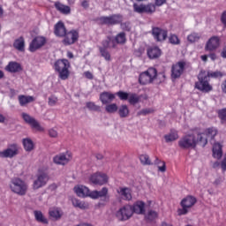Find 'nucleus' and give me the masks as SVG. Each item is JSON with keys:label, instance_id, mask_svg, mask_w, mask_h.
<instances>
[{"label": "nucleus", "instance_id": "obj_55", "mask_svg": "<svg viewBox=\"0 0 226 226\" xmlns=\"http://www.w3.org/2000/svg\"><path fill=\"white\" fill-rule=\"evenodd\" d=\"M56 103H57V97L56 96L49 97V105H50V107H54Z\"/></svg>", "mask_w": 226, "mask_h": 226}, {"label": "nucleus", "instance_id": "obj_42", "mask_svg": "<svg viewBox=\"0 0 226 226\" xmlns=\"http://www.w3.org/2000/svg\"><path fill=\"white\" fill-rule=\"evenodd\" d=\"M23 146L26 151H33V149H34V144L31 139H24Z\"/></svg>", "mask_w": 226, "mask_h": 226}, {"label": "nucleus", "instance_id": "obj_45", "mask_svg": "<svg viewBox=\"0 0 226 226\" xmlns=\"http://www.w3.org/2000/svg\"><path fill=\"white\" fill-rule=\"evenodd\" d=\"M200 40V34L198 33H192L187 36V41L190 43H195L196 41H199Z\"/></svg>", "mask_w": 226, "mask_h": 226}, {"label": "nucleus", "instance_id": "obj_53", "mask_svg": "<svg viewBox=\"0 0 226 226\" xmlns=\"http://www.w3.org/2000/svg\"><path fill=\"white\" fill-rule=\"evenodd\" d=\"M117 96H118L120 100L126 101L129 99L130 94L126 92L119 91L117 93Z\"/></svg>", "mask_w": 226, "mask_h": 226}, {"label": "nucleus", "instance_id": "obj_15", "mask_svg": "<svg viewBox=\"0 0 226 226\" xmlns=\"http://www.w3.org/2000/svg\"><path fill=\"white\" fill-rule=\"evenodd\" d=\"M185 66H186V63L185 62H178L176 64H173L171 67V78L179 79L185 72Z\"/></svg>", "mask_w": 226, "mask_h": 226}, {"label": "nucleus", "instance_id": "obj_20", "mask_svg": "<svg viewBox=\"0 0 226 226\" xmlns=\"http://www.w3.org/2000/svg\"><path fill=\"white\" fill-rule=\"evenodd\" d=\"M22 117L24 121L27 123V124L32 126V128H35V130H38L39 132H43V127L40 125V123H38L34 117H30L27 113H22Z\"/></svg>", "mask_w": 226, "mask_h": 226}, {"label": "nucleus", "instance_id": "obj_16", "mask_svg": "<svg viewBox=\"0 0 226 226\" xmlns=\"http://www.w3.org/2000/svg\"><path fill=\"white\" fill-rule=\"evenodd\" d=\"M45 43H47L45 37L37 36L34 38L29 45L30 52H36V50H38V49H41Z\"/></svg>", "mask_w": 226, "mask_h": 226}, {"label": "nucleus", "instance_id": "obj_47", "mask_svg": "<svg viewBox=\"0 0 226 226\" xmlns=\"http://www.w3.org/2000/svg\"><path fill=\"white\" fill-rule=\"evenodd\" d=\"M117 104L116 103L108 104L105 107V110L108 112V114H114L115 112H117Z\"/></svg>", "mask_w": 226, "mask_h": 226}, {"label": "nucleus", "instance_id": "obj_23", "mask_svg": "<svg viewBox=\"0 0 226 226\" xmlns=\"http://www.w3.org/2000/svg\"><path fill=\"white\" fill-rule=\"evenodd\" d=\"M132 215H146V203L143 201H136L133 206H131Z\"/></svg>", "mask_w": 226, "mask_h": 226}, {"label": "nucleus", "instance_id": "obj_29", "mask_svg": "<svg viewBox=\"0 0 226 226\" xmlns=\"http://www.w3.org/2000/svg\"><path fill=\"white\" fill-rule=\"evenodd\" d=\"M117 193L121 196L124 200H132V190L128 187H120Z\"/></svg>", "mask_w": 226, "mask_h": 226}, {"label": "nucleus", "instance_id": "obj_13", "mask_svg": "<svg viewBox=\"0 0 226 226\" xmlns=\"http://www.w3.org/2000/svg\"><path fill=\"white\" fill-rule=\"evenodd\" d=\"M91 199H102L103 202H109L110 196H109V188L103 187L101 191H93L90 192Z\"/></svg>", "mask_w": 226, "mask_h": 226}, {"label": "nucleus", "instance_id": "obj_17", "mask_svg": "<svg viewBox=\"0 0 226 226\" xmlns=\"http://www.w3.org/2000/svg\"><path fill=\"white\" fill-rule=\"evenodd\" d=\"M64 36V45H73V43L79 40V32H77V30H72L68 33L65 32Z\"/></svg>", "mask_w": 226, "mask_h": 226}, {"label": "nucleus", "instance_id": "obj_62", "mask_svg": "<svg viewBox=\"0 0 226 226\" xmlns=\"http://www.w3.org/2000/svg\"><path fill=\"white\" fill-rule=\"evenodd\" d=\"M222 57L226 59V46L222 49V51L221 53Z\"/></svg>", "mask_w": 226, "mask_h": 226}, {"label": "nucleus", "instance_id": "obj_63", "mask_svg": "<svg viewBox=\"0 0 226 226\" xmlns=\"http://www.w3.org/2000/svg\"><path fill=\"white\" fill-rule=\"evenodd\" d=\"M95 158H96L97 160H103V155H102V154H97L95 155Z\"/></svg>", "mask_w": 226, "mask_h": 226}, {"label": "nucleus", "instance_id": "obj_11", "mask_svg": "<svg viewBox=\"0 0 226 226\" xmlns=\"http://www.w3.org/2000/svg\"><path fill=\"white\" fill-rule=\"evenodd\" d=\"M152 35L155 41L162 42L167 40L169 36V32L166 29L158 27V26H154L152 27Z\"/></svg>", "mask_w": 226, "mask_h": 226}, {"label": "nucleus", "instance_id": "obj_14", "mask_svg": "<svg viewBox=\"0 0 226 226\" xmlns=\"http://www.w3.org/2000/svg\"><path fill=\"white\" fill-rule=\"evenodd\" d=\"M90 181L94 185H99L102 186L109 183V177H107L105 173L97 172L90 177Z\"/></svg>", "mask_w": 226, "mask_h": 226}, {"label": "nucleus", "instance_id": "obj_8", "mask_svg": "<svg viewBox=\"0 0 226 226\" xmlns=\"http://www.w3.org/2000/svg\"><path fill=\"white\" fill-rule=\"evenodd\" d=\"M133 11H135V13H147V15H153V13L156 11V5L154 4H133Z\"/></svg>", "mask_w": 226, "mask_h": 226}, {"label": "nucleus", "instance_id": "obj_25", "mask_svg": "<svg viewBox=\"0 0 226 226\" xmlns=\"http://www.w3.org/2000/svg\"><path fill=\"white\" fill-rule=\"evenodd\" d=\"M74 192L78 197H89V195H91V192H89V188L84 185L74 187Z\"/></svg>", "mask_w": 226, "mask_h": 226}, {"label": "nucleus", "instance_id": "obj_4", "mask_svg": "<svg viewBox=\"0 0 226 226\" xmlns=\"http://www.w3.org/2000/svg\"><path fill=\"white\" fill-rule=\"evenodd\" d=\"M54 66L61 80L68 79V77H70V61L68 59H59L55 63Z\"/></svg>", "mask_w": 226, "mask_h": 226}, {"label": "nucleus", "instance_id": "obj_49", "mask_svg": "<svg viewBox=\"0 0 226 226\" xmlns=\"http://www.w3.org/2000/svg\"><path fill=\"white\" fill-rule=\"evenodd\" d=\"M139 162L142 165H152L151 160L149 159V155L141 154L139 155Z\"/></svg>", "mask_w": 226, "mask_h": 226}, {"label": "nucleus", "instance_id": "obj_24", "mask_svg": "<svg viewBox=\"0 0 226 226\" xmlns=\"http://www.w3.org/2000/svg\"><path fill=\"white\" fill-rule=\"evenodd\" d=\"M100 100L102 105H109V103H112L116 100V94L110 92H102L100 94Z\"/></svg>", "mask_w": 226, "mask_h": 226}, {"label": "nucleus", "instance_id": "obj_48", "mask_svg": "<svg viewBox=\"0 0 226 226\" xmlns=\"http://www.w3.org/2000/svg\"><path fill=\"white\" fill-rule=\"evenodd\" d=\"M169 43H171V45H179L181 43V41L179 40V37L174 34H170L169 36Z\"/></svg>", "mask_w": 226, "mask_h": 226}, {"label": "nucleus", "instance_id": "obj_43", "mask_svg": "<svg viewBox=\"0 0 226 226\" xmlns=\"http://www.w3.org/2000/svg\"><path fill=\"white\" fill-rule=\"evenodd\" d=\"M154 165H158V169L160 172H165L167 170V166L165 165V162L160 160L158 157L155 158Z\"/></svg>", "mask_w": 226, "mask_h": 226}, {"label": "nucleus", "instance_id": "obj_37", "mask_svg": "<svg viewBox=\"0 0 226 226\" xmlns=\"http://www.w3.org/2000/svg\"><path fill=\"white\" fill-rule=\"evenodd\" d=\"M72 203L74 207H78L79 209H87V204L77 198H72Z\"/></svg>", "mask_w": 226, "mask_h": 226}, {"label": "nucleus", "instance_id": "obj_2", "mask_svg": "<svg viewBox=\"0 0 226 226\" xmlns=\"http://www.w3.org/2000/svg\"><path fill=\"white\" fill-rule=\"evenodd\" d=\"M222 77H223V73L220 71L214 72H206V71H200L198 75L199 81L195 83V87L203 93H209V91H213V87L209 85V79H222Z\"/></svg>", "mask_w": 226, "mask_h": 226}, {"label": "nucleus", "instance_id": "obj_64", "mask_svg": "<svg viewBox=\"0 0 226 226\" xmlns=\"http://www.w3.org/2000/svg\"><path fill=\"white\" fill-rule=\"evenodd\" d=\"M162 226H172V224L167 223L166 222H162Z\"/></svg>", "mask_w": 226, "mask_h": 226}, {"label": "nucleus", "instance_id": "obj_60", "mask_svg": "<svg viewBox=\"0 0 226 226\" xmlns=\"http://www.w3.org/2000/svg\"><path fill=\"white\" fill-rule=\"evenodd\" d=\"M222 181L223 180H222V177H218L215 180L214 185H215V186H218V185H221Z\"/></svg>", "mask_w": 226, "mask_h": 226}, {"label": "nucleus", "instance_id": "obj_35", "mask_svg": "<svg viewBox=\"0 0 226 226\" xmlns=\"http://www.w3.org/2000/svg\"><path fill=\"white\" fill-rule=\"evenodd\" d=\"M55 7L58 11L64 13V15H68V13L71 11L70 6L64 5L59 2L55 3Z\"/></svg>", "mask_w": 226, "mask_h": 226}, {"label": "nucleus", "instance_id": "obj_18", "mask_svg": "<svg viewBox=\"0 0 226 226\" xmlns=\"http://www.w3.org/2000/svg\"><path fill=\"white\" fill-rule=\"evenodd\" d=\"M218 47H220V37L213 36L207 41L205 50H207L208 52H215Z\"/></svg>", "mask_w": 226, "mask_h": 226}, {"label": "nucleus", "instance_id": "obj_61", "mask_svg": "<svg viewBox=\"0 0 226 226\" xmlns=\"http://www.w3.org/2000/svg\"><path fill=\"white\" fill-rule=\"evenodd\" d=\"M208 57H210V59H211L212 61H215V59H216V54L211 53V54L208 55Z\"/></svg>", "mask_w": 226, "mask_h": 226}, {"label": "nucleus", "instance_id": "obj_54", "mask_svg": "<svg viewBox=\"0 0 226 226\" xmlns=\"http://www.w3.org/2000/svg\"><path fill=\"white\" fill-rule=\"evenodd\" d=\"M154 110L153 109H143L137 113V116H147L149 114H153Z\"/></svg>", "mask_w": 226, "mask_h": 226}, {"label": "nucleus", "instance_id": "obj_22", "mask_svg": "<svg viewBox=\"0 0 226 226\" xmlns=\"http://www.w3.org/2000/svg\"><path fill=\"white\" fill-rule=\"evenodd\" d=\"M70 160L72 157L68 153L57 154L53 158V162L56 165H66Z\"/></svg>", "mask_w": 226, "mask_h": 226}, {"label": "nucleus", "instance_id": "obj_40", "mask_svg": "<svg viewBox=\"0 0 226 226\" xmlns=\"http://www.w3.org/2000/svg\"><path fill=\"white\" fill-rule=\"evenodd\" d=\"M156 218H158V212L154 210H149L147 214L145 215V220H147V222H154Z\"/></svg>", "mask_w": 226, "mask_h": 226}, {"label": "nucleus", "instance_id": "obj_21", "mask_svg": "<svg viewBox=\"0 0 226 226\" xmlns=\"http://www.w3.org/2000/svg\"><path fill=\"white\" fill-rule=\"evenodd\" d=\"M22 117L24 121L27 123V124L32 126V128H35V130H38L39 132H43V127L40 125V123H38L34 117H30L27 113H22Z\"/></svg>", "mask_w": 226, "mask_h": 226}, {"label": "nucleus", "instance_id": "obj_36", "mask_svg": "<svg viewBox=\"0 0 226 226\" xmlns=\"http://www.w3.org/2000/svg\"><path fill=\"white\" fill-rule=\"evenodd\" d=\"M118 116L122 118L128 117L130 116V109L126 104L121 105L118 108Z\"/></svg>", "mask_w": 226, "mask_h": 226}, {"label": "nucleus", "instance_id": "obj_9", "mask_svg": "<svg viewBox=\"0 0 226 226\" xmlns=\"http://www.w3.org/2000/svg\"><path fill=\"white\" fill-rule=\"evenodd\" d=\"M49 179H50L49 173L44 171L38 173L33 184L34 190H40V188H43V186L49 183Z\"/></svg>", "mask_w": 226, "mask_h": 226}, {"label": "nucleus", "instance_id": "obj_34", "mask_svg": "<svg viewBox=\"0 0 226 226\" xmlns=\"http://www.w3.org/2000/svg\"><path fill=\"white\" fill-rule=\"evenodd\" d=\"M19 102L21 107H24L25 105H27V103H33V102H34V97L31 95H19Z\"/></svg>", "mask_w": 226, "mask_h": 226}, {"label": "nucleus", "instance_id": "obj_1", "mask_svg": "<svg viewBox=\"0 0 226 226\" xmlns=\"http://www.w3.org/2000/svg\"><path fill=\"white\" fill-rule=\"evenodd\" d=\"M197 144L202 147L207 146V138L200 132L186 135L181 138L178 141V147L181 149H195Z\"/></svg>", "mask_w": 226, "mask_h": 226}, {"label": "nucleus", "instance_id": "obj_46", "mask_svg": "<svg viewBox=\"0 0 226 226\" xmlns=\"http://www.w3.org/2000/svg\"><path fill=\"white\" fill-rule=\"evenodd\" d=\"M102 47H100L99 49H104L107 50V49H112V37L108 36L107 40L102 41Z\"/></svg>", "mask_w": 226, "mask_h": 226}, {"label": "nucleus", "instance_id": "obj_57", "mask_svg": "<svg viewBox=\"0 0 226 226\" xmlns=\"http://www.w3.org/2000/svg\"><path fill=\"white\" fill-rule=\"evenodd\" d=\"M49 137H52V138H56L57 137V131L54 130V129H50L49 131Z\"/></svg>", "mask_w": 226, "mask_h": 226}, {"label": "nucleus", "instance_id": "obj_6", "mask_svg": "<svg viewBox=\"0 0 226 226\" xmlns=\"http://www.w3.org/2000/svg\"><path fill=\"white\" fill-rule=\"evenodd\" d=\"M10 188L17 195L24 196L27 193V184L19 177L11 180Z\"/></svg>", "mask_w": 226, "mask_h": 226}, {"label": "nucleus", "instance_id": "obj_50", "mask_svg": "<svg viewBox=\"0 0 226 226\" xmlns=\"http://www.w3.org/2000/svg\"><path fill=\"white\" fill-rule=\"evenodd\" d=\"M218 117L222 124H226V108L218 111Z\"/></svg>", "mask_w": 226, "mask_h": 226}, {"label": "nucleus", "instance_id": "obj_38", "mask_svg": "<svg viewBox=\"0 0 226 226\" xmlns=\"http://www.w3.org/2000/svg\"><path fill=\"white\" fill-rule=\"evenodd\" d=\"M164 139L167 143L174 142V140H177L179 139V135H177V132L171 131L170 133L164 135Z\"/></svg>", "mask_w": 226, "mask_h": 226}, {"label": "nucleus", "instance_id": "obj_44", "mask_svg": "<svg viewBox=\"0 0 226 226\" xmlns=\"http://www.w3.org/2000/svg\"><path fill=\"white\" fill-rule=\"evenodd\" d=\"M128 102L131 105H136V103L140 102V96H139L137 94H129Z\"/></svg>", "mask_w": 226, "mask_h": 226}, {"label": "nucleus", "instance_id": "obj_19", "mask_svg": "<svg viewBox=\"0 0 226 226\" xmlns=\"http://www.w3.org/2000/svg\"><path fill=\"white\" fill-rule=\"evenodd\" d=\"M126 43V33L120 32L111 41V49H117V45H124Z\"/></svg>", "mask_w": 226, "mask_h": 226}, {"label": "nucleus", "instance_id": "obj_28", "mask_svg": "<svg viewBox=\"0 0 226 226\" xmlns=\"http://www.w3.org/2000/svg\"><path fill=\"white\" fill-rule=\"evenodd\" d=\"M147 56L149 59H158L162 56V49L158 47H153L147 49Z\"/></svg>", "mask_w": 226, "mask_h": 226}, {"label": "nucleus", "instance_id": "obj_51", "mask_svg": "<svg viewBox=\"0 0 226 226\" xmlns=\"http://www.w3.org/2000/svg\"><path fill=\"white\" fill-rule=\"evenodd\" d=\"M154 80H157V84H162L165 80V72H159L156 71V76Z\"/></svg>", "mask_w": 226, "mask_h": 226}, {"label": "nucleus", "instance_id": "obj_12", "mask_svg": "<svg viewBox=\"0 0 226 226\" xmlns=\"http://www.w3.org/2000/svg\"><path fill=\"white\" fill-rule=\"evenodd\" d=\"M17 154H19V146L11 144L5 150L0 152V158H14Z\"/></svg>", "mask_w": 226, "mask_h": 226}, {"label": "nucleus", "instance_id": "obj_7", "mask_svg": "<svg viewBox=\"0 0 226 226\" xmlns=\"http://www.w3.org/2000/svg\"><path fill=\"white\" fill-rule=\"evenodd\" d=\"M156 79V69L154 67L148 68L146 72H141L139 77V82L142 86L153 84Z\"/></svg>", "mask_w": 226, "mask_h": 226}, {"label": "nucleus", "instance_id": "obj_39", "mask_svg": "<svg viewBox=\"0 0 226 226\" xmlns=\"http://www.w3.org/2000/svg\"><path fill=\"white\" fill-rule=\"evenodd\" d=\"M49 215L50 218H53V220H61V217L63 216V214L61 213L59 208L49 209Z\"/></svg>", "mask_w": 226, "mask_h": 226}, {"label": "nucleus", "instance_id": "obj_41", "mask_svg": "<svg viewBox=\"0 0 226 226\" xmlns=\"http://www.w3.org/2000/svg\"><path fill=\"white\" fill-rule=\"evenodd\" d=\"M86 107L87 109H88V110H91L92 112H102V107L96 105V103L93 102H87L86 103Z\"/></svg>", "mask_w": 226, "mask_h": 226}, {"label": "nucleus", "instance_id": "obj_26", "mask_svg": "<svg viewBox=\"0 0 226 226\" xmlns=\"http://www.w3.org/2000/svg\"><path fill=\"white\" fill-rule=\"evenodd\" d=\"M56 36L63 37L66 34V27L64 26V23L59 21L55 25V31Z\"/></svg>", "mask_w": 226, "mask_h": 226}, {"label": "nucleus", "instance_id": "obj_31", "mask_svg": "<svg viewBox=\"0 0 226 226\" xmlns=\"http://www.w3.org/2000/svg\"><path fill=\"white\" fill-rule=\"evenodd\" d=\"M34 215L36 222H38L39 223H43L44 225L49 224V220L45 218V215H43V213H41V211L34 210Z\"/></svg>", "mask_w": 226, "mask_h": 226}, {"label": "nucleus", "instance_id": "obj_5", "mask_svg": "<svg viewBox=\"0 0 226 226\" xmlns=\"http://www.w3.org/2000/svg\"><path fill=\"white\" fill-rule=\"evenodd\" d=\"M195 204H197V198L191 195L184 198L180 202L182 208L177 209L178 216L188 215V213H190V209H192Z\"/></svg>", "mask_w": 226, "mask_h": 226}, {"label": "nucleus", "instance_id": "obj_58", "mask_svg": "<svg viewBox=\"0 0 226 226\" xmlns=\"http://www.w3.org/2000/svg\"><path fill=\"white\" fill-rule=\"evenodd\" d=\"M165 3H167V0H155V6H162Z\"/></svg>", "mask_w": 226, "mask_h": 226}, {"label": "nucleus", "instance_id": "obj_59", "mask_svg": "<svg viewBox=\"0 0 226 226\" xmlns=\"http://www.w3.org/2000/svg\"><path fill=\"white\" fill-rule=\"evenodd\" d=\"M85 77H86L87 79H89L90 80H92V79H93V73H91L90 72H85Z\"/></svg>", "mask_w": 226, "mask_h": 226}, {"label": "nucleus", "instance_id": "obj_27", "mask_svg": "<svg viewBox=\"0 0 226 226\" xmlns=\"http://www.w3.org/2000/svg\"><path fill=\"white\" fill-rule=\"evenodd\" d=\"M201 135H205V139H207H207H210V140H213L215 137L218 134V130L215 127H210L207 129L204 132H200Z\"/></svg>", "mask_w": 226, "mask_h": 226}, {"label": "nucleus", "instance_id": "obj_30", "mask_svg": "<svg viewBox=\"0 0 226 226\" xmlns=\"http://www.w3.org/2000/svg\"><path fill=\"white\" fill-rule=\"evenodd\" d=\"M6 69L8 72H11V73H17L22 72V65L17 62H10L6 66Z\"/></svg>", "mask_w": 226, "mask_h": 226}, {"label": "nucleus", "instance_id": "obj_33", "mask_svg": "<svg viewBox=\"0 0 226 226\" xmlns=\"http://www.w3.org/2000/svg\"><path fill=\"white\" fill-rule=\"evenodd\" d=\"M13 47L17 50H19V52H24L26 47L24 37H19V39H16L14 41Z\"/></svg>", "mask_w": 226, "mask_h": 226}, {"label": "nucleus", "instance_id": "obj_56", "mask_svg": "<svg viewBox=\"0 0 226 226\" xmlns=\"http://www.w3.org/2000/svg\"><path fill=\"white\" fill-rule=\"evenodd\" d=\"M221 22L226 27V11H224L221 16Z\"/></svg>", "mask_w": 226, "mask_h": 226}, {"label": "nucleus", "instance_id": "obj_10", "mask_svg": "<svg viewBox=\"0 0 226 226\" xmlns=\"http://www.w3.org/2000/svg\"><path fill=\"white\" fill-rule=\"evenodd\" d=\"M116 216L119 222H126L132 216V206L127 205L121 207L116 214Z\"/></svg>", "mask_w": 226, "mask_h": 226}, {"label": "nucleus", "instance_id": "obj_32", "mask_svg": "<svg viewBox=\"0 0 226 226\" xmlns=\"http://www.w3.org/2000/svg\"><path fill=\"white\" fill-rule=\"evenodd\" d=\"M223 154L222 151V145L220 143H215L213 146V156L217 160H220Z\"/></svg>", "mask_w": 226, "mask_h": 226}, {"label": "nucleus", "instance_id": "obj_52", "mask_svg": "<svg viewBox=\"0 0 226 226\" xmlns=\"http://www.w3.org/2000/svg\"><path fill=\"white\" fill-rule=\"evenodd\" d=\"M101 55L106 61H110V53L105 49H99Z\"/></svg>", "mask_w": 226, "mask_h": 226}, {"label": "nucleus", "instance_id": "obj_3", "mask_svg": "<svg viewBox=\"0 0 226 226\" xmlns=\"http://www.w3.org/2000/svg\"><path fill=\"white\" fill-rule=\"evenodd\" d=\"M100 26H117L120 24V27L123 31H132V24L129 21L123 22V15L113 14L111 16H102L97 19Z\"/></svg>", "mask_w": 226, "mask_h": 226}]
</instances>
